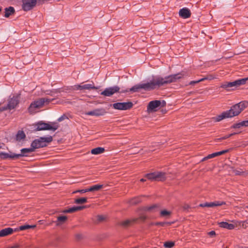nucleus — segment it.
<instances>
[{
  "label": "nucleus",
  "instance_id": "c756f323",
  "mask_svg": "<svg viewBox=\"0 0 248 248\" xmlns=\"http://www.w3.org/2000/svg\"><path fill=\"white\" fill-rule=\"evenodd\" d=\"M141 202L140 197H136L132 199L130 201V203L132 204H136Z\"/></svg>",
  "mask_w": 248,
  "mask_h": 248
},
{
  "label": "nucleus",
  "instance_id": "4c0bfd02",
  "mask_svg": "<svg viewBox=\"0 0 248 248\" xmlns=\"http://www.w3.org/2000/svg\"><path fill=\"white\" fill-rule=\"evenodd\" d=\"M235 134H236V133H231V134H229V135H226V136H224V137H222V138H221L220 139H218V140H225V139H228V138H230V137H231V136H233V135H235Z\"/></svg>",
  "mask_w": 248,
  "mask_h": 248
},
{
  "label": "nucleus",
  "instance_id": "0eeeda50",
  "mask_svg": "<svg viewBox=\"0 0 248 248\" xmlns=\"http://www.w3.org/2000/svg\"><path fill=\"white\" fill-rule=\"evenodd\" d=\"M38 0H22V8L26 12L33 9L38 4Z\"/></svg>",
  "mask_w": 248,
  "mask_h": 248
},
{
  "label": "nucleus",
  "instance_id": "de8ad7c7",
  "mask_svg": "<svg viewBox=\"0 0 248 248\" xmlns=\"http://www.w3.org/2000/svg\"><path fill=\"white\" fill-rule=\"evenodd\" d=\"M229 151V150L227 149V150H225L221 151L220 152H221V155H223V154H224L225 153H226L228 152Z\"/></svg>",
  "mask_w": 248,
  "mask_h": 248
},
{
  "label": "nucleus",
  "instance_id": "a18cd8bd",
  "mask_svg": "<svg viewBox=\"0 0 248 248\" xmlns=\"http://www.w3.org/2000/svg\"><path fill=\"white\" fill-rule=\"evenodd\" d=\"M155 225L164 226L165 225V223H164V222H158L155 223Z\"/></svg>",
  "mask_w": 248,
  "mask_h": 248
},
{
  "label": "nucleus",
  "instance_id": "09e8293b",
  "mask_svg": "<svg viewBox=\"0 0 248 248\" xmlns=\"http://www.w3.org/2000/svg\"><path fill=\"white\" fill-rule=\"evenodd\" d=\"M165 225H171L172 224H173V222H164Z\"/></svg>",
  "mask_w": 248,
  "mask_h": 248
},
{
  "label": "nucleus",
  "instance_id": "a878e982",
  "mask_svg": "<svg viewBox=\"0 0 248 248\" xmlns=\"http://www.w3.org/2000/svg\"><path fill=\"white\" fill-rule=\"evenodd\" d=\"M26 136L23 131H19L16 134V139L17 141H20L25 138Z\"/></svg>",
  "mask_w": 248,
  "mask_h": 248
},
{
  "label": "nucleus",
  "instance_id": "20e7f679",
  "mask_svg": "<svg viewBox=\"0 0 248 248\" xmlns=\"http://www.w3.org/2000/svg\"><path fill=\"white\" fill-rule=\"evenodd\" d=\"M50 101V99L46 98H40L31 103L28 108L29 111L31 113H34L37 109L42 108L45 103H48Z\"/></svg>",
  "mask_w": 248,
  "mask_h": 248
},
{
  "label": "nucleus",
  "instance_id": "e433bc0d",
  "mask_svg": "<svg viewBox=\"0 0 248 248\" xmlns=\"http://www.w3.org/2000/svg\"><path fill=\"white\" fill-rule=\"evenodd\" d=\"M214 78H215V77L213 76L208 75L202 78H201V80L204 81V80H207H207H212V79H214Z\"/></svg>",
  "mask_w": 248,
  "mask_h": 248
},
{
  "label": "nucleus",
  "instance_id": "6ab92c4d",
  "mask_svg": "<svg viewBox=\"0 0 248 248\" xmlns=\"http://www.w3.org/2000/svg\"><path fill=\"white\" fill-rule=\"evenodd\" d=\"M159 207L157 204H154L151 206H144L142 208L143 211L154 212Z\"/></svg>",
  "mask_w": 248,
  "mask_h": 248
},
{
  "label": "nucleus",
  "instance_id": "9d476101",
  "mask_svg": "<svg viewBox=\"0 0 248 248\" xmlns=\"http://www.w3.org/2000/svg\"><path fill=\"white\" fill-rule=\"evenodd\" d=\"M114 109L118 110H127L131 108L133 106L131 102L116 103L112 105Z\"/></svg>",
  "mask_w": 248,
  "mask_h": 248
},
{
  "label": "nucleus",
  "instance_id": "f257e3e1",
  "mask_svg": "<svg viewBox=\"0 0 248 248\" xmlns=\"http://www.w3.org/2000/svg\"><path fill=\"white\" fill-rule=\"evenodd\" d=\"M184 75L182 74L178 73L166 77L164 78L161 77H155L150 82L136 85L130 88L129 91L136 92L141 89L146 91H150L155 89L156 86L160 87L164 84L176 82L177 80L181 78ZM127 92H128V90L121 91V92L124 93Z\"/></svg>",
  "mask_w": 248,
  "mask_h": 248
},
{
  "label": "nucleus",
  "instance_id": "9b49d317",
  "mask_svg": "<svg viewBox=\"0 0 248 248\" xmlns=\"http://www.w3.org/2000/svg\"><path fill=\"white\" fill-rule=\"evenodd\" d=\"M120 89V87L118 86L110 87L106 88L104 91L101 92V94L105 96H110L115 93H119Z\"/></svg>",
  "mask_w": 248,
  "mask_h": 248
},
{
  "label": "nucleus",
  "instance_id": "6e6d98bb",
  "mask_svg": "<svg viewBox=\"0 0 248 248\" xmlns=\"http://www.w3.org/2000/svg\"><path fill=\"white\" fill-rule=\"evenodd\" d=\"M247 208H248V206H247Z\"/></svg>",
  "mask_w": 248,
  "mask_h": 248
},
{
  "label": "nucleus",
  "instance_id": "393cba45",
  "mask_svg": "<svg viewBox=\"0 0 248 248\" xmlns=\"http://www.w3.org/2000/svg\"><path fill=\"white\" fill-rule=\"evenodd\" d=\"M67 219L66 216H59L57 217V220L56 221V225L59 226L64 223Z\"/></svg>",
  "mask_w": 248,
  "mask_h": 248
},
{
  "label": "nucleus",
  "instance_id": "b1692460",
  "mask_svg": "<svg viewBox=\"0 0 248 248\" xmlns=\"http://www.w3.org/2000/svg\"><path fill=\"white\" fill-rule=\"evenodd\" d=\"M105 151V149L103 147H97L94 149H93L91 153L93 155H99L104 153Z\"/></svg>",
  "mask_w": 248,
  "mask_h": 248
},
{
  "label": "nucleus",
  "instance_id": "423d86ee",
  "mask_svg": "<svg viewBox=\"0 0 248 248\" xmlns=\"http://www.w3.org/2000/svg\"><path fill=\"white\" fill-rule=\"evenodd\" d=\"M148 180L152 181H163L166 180V173L162 171H155L145 175Z\"/></svg>",
  "mask_w": 248,
  "mask_h": 248
},
{
  "label": "nucleus",
  "instance_id": "4be33fe9",
  "mask_svg": "<svg viewBox=\"0 0 248 248\" xmlns=\"http://www.w3.org/2000/svg\"><path fill=\"white\" fill-rule=\"evenodd\" d=\"M34 152L31 147L29 148H23L21 150V154H16V155H19L18 158L20 156H27V154Z\"/></svg>",
  "mask_w": 248,
  "mask_h": 248
},
{
  "label": "nucleus",
  "instance_id": "5701e85b",
  "mask_svg": "<svg viewBox=\"0 0 248 248\" xmlns=\"http://www.w3.org/2000/svg\"><path fill=\"white\" fill-rule=\"evenodd\" d=\"M15 12V9L13 7H9L5 9V17H8L14 14Z\"/></svg>",
  "mask_w": 248,
  "mask_h": 248
},
{
  "label": "nucleus",
  "instance_id": "f704fd0d",
  "mask_svg": "<svg viewBox=\"0 0 248 248\" xmlns=\"http://www.w3.org/2000/svg\"><path fill=\"white\" fill-rule=\"evenodd\" d=\"M229 84H230L229 82H226L222 83L220 86V87L225 89H228L229 88H230Z\"/></svg>",
  "mask_w": 248,
  "mask_h": 248
},
{
  "label": "nucleus",
  "instance_id": "7c9ffc66",
  "mask_svg": "<svg viewBox=\"0 0 248 248\" xmlns=\"http://www.w3.org/2000/svg\"><path fill=\"white\" fill-rule=\"evenodd\" d=\"M216 156H217V155H216V153H214L213 154H210V155H208L207 156H206V157H204L203 158H202V161H203L206 160L207 159L215 157Z\"/></svg>",
  "mask_w": 248,
  "mask_h": 248
},
{
  "label": "nucleus",
  "instance_id": "c85d7f7f",
  "mask_svg": "<svg viewBox=\"0 0 248 248\" xmlns=\"http://www.w3.org/2000/svg\"><path fill=\"white\" fill-rule=\"evenodd\" d=\"M35 227V225H22L19 227V230L21 231H23V230H25L31 229V228H34Z\"/></svg>",
  "mask_w": 248,
  "mask_h": 248
},
{
  "label": "nucleus",
  "instance_id": "49530a36",
  "mask_svg": "<svg viewBox=\"0 0 248 248\" xmlns=\"http://www.w3.org/2000/svg\"><path fill=\"white\" fill-rule=\"evenodd\" d=\"M97 218H98V220L100 221H102L104 219V217L102 216H98L97 217Z\"/></svg>",
  "mask_w": 248,
  "mask_h": 248
},
{
  "label": "nucleus",
  "instance_id": "3c124183",
  "mask_svg": "<svg viewBox=\"0 0 248 248\" xmlns=\"http://www.w3.org/2000/svg\"><path fill=\"white\" fill-rule=\"evenodd\" d=\"M216 154L217 155V156H218V155H222L220 151V152H216Z\"/></svg>",
  "mask_w": 248,
  "mask_h": 248
},
{
  "label": "nucleus",
  "instance_id": "5fc2aeb1",
  "mask_svg": "<svg viewBox=\"0 0 248 248\" xmlns=\"http://www.w3.org/2000/svg\"><path fill=\"white\" fill-rule=\"evenodd\" d=\"M1 8H0V11H1Z\"/></svg>",
  "mask_w": 248,
  "mask_h": 248
},
{
  "label": "nucleus",
  "instance_id": "c03bdc74",
  "mask_svg": "<svg viewBox=\"0 0 248 248\" xmlns=\"http://www.w3.org/2000/svg\"><path fill=\"white\" fill-rule=\"evenodd\" d=\"M201 81H202L201 80V79H199V80H196V81H191L190 82L189 84L190 85H193V84H194L195 83H199V82H200Z\"/></svg>",
  "mask_w": 248,
  "mask_h": 248
},
{
  "label": "nucleus",
  "instance_id": "ddd939ff",
  "mask_svg": "<svg viewBox=\"0 0 248 248\" xmlns=\"http://www.w3.org/2000/svg\"><path fill=\"white\" fill-rule=\"evenodd\" d=\"M138 218H131L129 219H127L120 221L119 225L123 227H127L135 223L138 220Z\"/></svg>",
  "mask_w": 248,
  "mask_h": 248
},
{
  "label": "nucleus",
  "instance_id": "8fccbe9b",
  "mask_svg": "<svg viewBox=\"0 0 248 248\" xmlns=\"http://www.w3.org/2000/svg\"><path fill=\"white\" fill-rule=\"evenodd\" d=\"M76 237L77 239H79L81 238V235L80 234H77Z\"/></svg>",
  "mask_w": 248,
  "mask_h": 248
},
{
  "label": "nucleus",
  "instance_id": "72a5a7b5",
  "mask_svg": "<svg viewBox=\"0 0 248 248\" xmlns=\"http://www.w3.org/2000/svg\"><path fill=\"white\" fill-rule=\"evenodd\" d=\"M171 214V212L170 211L164 210L160 212V215L162 217H167L169 216Z\"/></svg>",
  "mask_w": 248,
  "mask_h": 248
},
{
  "label": "nucleus",
  "instance_id": "6e6552de",
  "mask_svg": "<svg viewBox=\"0 0 248 248\" xmlns=\"http://www.w3.org/2000/svg\"><path fill=\"white\" fill-rule=\"evenodd\" d=\"M162 105L164 106L166 105L165 101L161 102L160 100H154L149 102L147 107V111L148 112H152L156 111V108Z\"/></svg>",
  "mask_w": 248,
  "mask_h": 248
},
{
  "label": "nucleus",
  "instance_id": "f3484780",
  "mask_svg": "<svg viewBox=\"0 0 248 248\" xmlns=\"http://www.w3.org/2000/svg\"><path fill=\"white\" fill-rule=\"evenodd\" d=\"M81 90H90L91 89H97L98 88L94 86V84L93 82H91L89 84H83V83H82L81 84Z\"/></svg>",
  "mask_w": 248,
  "mask_h": 248
},
{
  "label": "nucleus",
  "instance_id": "bb28decb",
  "mask_svg": "<svg viewBox=\"0 0 248 248\" xmlns=\"http://www.w3.org/2000/svg\"><path fill=\"white\" fill-rule=\"evenodd\" d=\"M103 187L102 185H95L88 188L89 192L98 191Z\"/></svg>",
  "mask_w": 248,
  "mask_h": 248
},
{
  "label": "nucleus",
  "instance_id": "58836bf2",
  "mask_svg": "<svg viewBox=\"0 0 248 248\" xmlns=\"http://www.w3.org/2000/svg\"><path fill=\"white\" fill-rule=\"evenodd\" d=\"M89 192L88 188L77 190V191H75L73 192V193H77V192H79L80 193H85V192Z\"/></svg>",
  "mask_w": 248,
  "mask_h": 248
},
{
  "label": "nucleus",
  "instance_id": "dca6fc26",
  "mask_svg": "<svg viewBox=\"0 0 248 248\" xmlns=\"http://www.w3.org/2000/svg\"><path fill=\"white\" fill-rule=\"evenodd\" d=\"M224 204L223 202H206L204 203H202L200 204V206L201 207H213L214 206H220Z\"/></svg>",
  "mask_w": 248,
  "mask_h": 248
},
{
  "label": "nucleus",
  "instance_id": "cd10ccee",
  "mask_svg": "<svg viewBox=\"0 0 248 248\" xmlns=\"http://www.w3.org/2000/svg\"><path fill=\"white\" fill-rule=\"evenodd\" d=\"M87 199L86 198H81L75 200V203L77 204H82L87 202Z\"/></svg>",
  "mask_w": 248,
  "mask_h": 248
},
{
  "label": "nucleus",
  "instance_id": "37998d69",
  "mask_svg": "<svg viewBox=\"0 0 248 248\" xmlns=\"http://www.w3.org/2000/svg\"><path fill=\"white\" fill-rule=\"evenodd\" d=\"M208 235L211 237L214 236L216 235V232L214 231H212L208 233Z\"/></svg>",
  "mask_w": 248,
  "mask_h": 248
},
{
  "label": "nucleus",
  "instance_id": "79ce46f5",
  "mask_svg": "<svg viewBox=\"0 0 248 248\" xmlns=\"http://www.w3.org/2000/svg\"><path fill=\"white\" fill-rule=\"evenodd\" d=\"M147 217L144 215H141L140 216V217L139 218L142 220H145L147 219Z\"/></svg>",
  "mask_w": 248,
  "mask_h": 248
},
{
  "label": "nucleus",
  "instance_id": "603ef678",
  "mask_svg": "<svg viewBox=\"0 0 248 248\" xmlns=\"http://www.w3.org/2000/svg\"><path fill=\"white\" fill-rule=\"evenodd\" d=\"M63 119V117L62 116L60 117L59 119H58V121L59 122L62 121V120Z\"/></svg>",
  "mask_w": 248,
  "mask_h": 248
},
{
  "label": "nucleus",
  "instance_id": "4468645a",
  "mask_svg": "<svg viewBox=\"0 0 248 248\" xmlns=\"http://www.w3.org/2000/svg\"><path fill=\"white\" fill-rule=\"evenodd\" d=\"M247 80H248V78L236 80L233 82H229L230 87V88L236 87L241 85L245 84Z\"/></svg>",
  "mask_w": 248,
  "mask_h": 248
},
{
  "label": "nucleus",
  "instance_id": "2f4dec72",
  "mask_svg": "<svg viewBox=\"0 0 248 248\" xmlns=\"http://www.w3.org/2000/svg\"><path fill=\"white\" fill-rule=\"evenodd\" d=\"M76 206L72 207L71 208H69L68 209L65 210L63 211V213H71L76 212Z\"/></svg>",
  "mask_w": 248,
  "mask_h": 248
},
{
  "label": "nucleus",
  "instance_id": "412c9836",
  "mask_svg": "<svg viewBox=\"0 0 248 248\" xmlns=\"http://www.w3.org/2000/svg\"><path fill=\"white\" fill-rule=\"evenodd\" d=\"M219 227L228 230H232L234 228L235 226L232 224H230L226 222H221L219 223Z\"/></svg>",
  "mask_w": 248,
  "mask_h": 248
},
{
  "label": "nucleus",
  "instance_id": "473e14b6",
  "mask_svg": "<svg viewBox=\"0 0 248 248\" xmlns=\"http://www.w3.org/2000/svg\"><path fill=\"white\" fill-rule=\"evenodd\" d=\"M174 245V243L173 242H166L164 244V246L166 248H171Z\"/></svg>",
  "mask_w": 248,
  "mask_h": 248
},
{
  "label": "nucleus",
  "instance_id": "c9c22d12",
  "mask_svg": "<svg viewBox=\"0 0 248 248\" xmlns=\"http://www.w3.org/2000/svg\"><path fill=\"white\" fill-rule=\"evenodd\" d=\"M237 125H238V127H240V126H248V120H246V121H244L240 123L239 124H237Z\"/></svg>",
  "mask_w": 248,
  "mask_h": 248
},
{
  "label": "nucleus",
  "instance_id": "1a4fd4ad",
  "mask_svg": "<svg viewBox=\"0 0 248 248\" xmlns=\"http://www.w3.org/2000/svg\"><path fill=\"white\" fill-rule=\"evenodd\" d=\"M19 101V96L17 95L16 96H13L12 97H10L8 99V102L7 107L3 110L8 109H12L15 108L17 105L18 104Z\"/></svg>",
  "mask_w": 248,
  "mask_h": 248
},
{
  "label": "nucleus",
  "instance_id": "aec40b11",
  "mask_svg": "<svg viewBox=\"0 0 248 248\" xmlns=\"http://www.w3.org/2000/svg\"><path fill=\"white\" fill-rule=\"evenodd\" d=\"M19 155H16V154H12L9 155L8 153H0V158L2 159H6L8 158H17Z\"/></svg>",
  "mask_w": 248,
  "mask_h": 248
},
{
  "label": "nucleus",
  "instance_id": "4d7b16f0",
  "mask_svg": "<svg viewBox=\"0 0 248 248\" xmlns=\"http://www.w3.org/2000/svg\"><path fill=\"white\" fill-rule=\"evenodd\" d=\"M247 208H248V206H247Z\"/></svg>",
  "mask_w": 248,
  "mask_h": 248
},
{
  "label": "nucleus",
  "instance_id": "a19ab883",
  "mask_svg": "<svg viewBox=\"0 0 248 248\" xmlns=\"http://www.w3.org/2000/svg\"><path fill=\"white\" fill-rule=\"evenodd\" d=\"M85 207H86L85 206H76L77 211H79V210H81L84 209Z\"/></svg>",
  "mask_w": 248,
  "mask_h": 248
},
{
  "label": "nucleus",
  "instance_id": "39448f33",
  "mask_svg": "<svg viewBox=\"0 0 248 248\" xmlns=\"http://www.w3.org/2000/svg\"><path fill=\"white\" fill-rule=\"evenodd\" d=\"M36 131L51 130L53 131L56 130L59 128V125L57 123L48 124L43 122H39L36 124Z\"/></svg>",
  "mask_w": 248,
  "mask_h": 248
},
{
  "label": "nucleus",
  "instance_id": "ea45409f",
  "mask_svg": "<svg viewBox=\"0 0 248 248\" xmlns=\"http://www.w3.org/2000/svg\"><path fill=\"white\" fill-rule=\"evenodd\" d=\"M81 84L75 85L73 86V89L74 90H81Z\"/></svg>",
  "mask_w": 248,
  "mask_h": 248
},
{
  "label": "nucleus",
  "instance_id": "7ed1b4c3",
  "mask_svg": "<svg viewBox=\"0 0 248 248\" xmlns=\"http://www.w3.org/2000/svg\"><path fill=\"white\" fill-rule=\"evenodd\" d=\"M53 138L51 136L46 137H40L34 140L31 143V147L34 151L35 149L42 148L46 145V143H49L52 141Z\"/></svg>",
  "mask_w": 248,
  "mask_h": 248
},
{
  "label": "nucleus",
  "instance_id": "a211bd4d",
  "mask_svg": "<svg viewBox=\"0 0 248 248\" xmlns=\"http://www.w3.org/2000/svg\"><path fill=\"white\" fill-rule=\"evenodd\" d=\"M14 230L11 228H7L0 231V237H5L11 234Z\"/></svg>",
  "mask_w": 248,
  "mask_h": 248
},
{
  "label": "nucleus",
  "instance_id": "f8f14e48",
  "mask_svg": "<svg viewBox=\"0 0 248 248\" xmlns=\"http://www.w3.org/2000/svg\"><path fill=\"white\" fill-rule=\"evenodd\" d=\"M106 113L105 109L103 108L95 109L92 111L86 112L85 114L87 115L100 116H103Z\"/></svg>",
  "mask_w": 248,
  "mask_h": 248
},
{
  "label": "nucleus",
  "instance_id": "f03ea898",
  "mask_svg": "<svg viewBox=\"0 0 248 248\" xmlns=\"http://www.w3.org/2000/svg\"><path fill=\"white\" fill-rule=\"evenodd\" d=\"M248 105V102L247 101L240 102L232 106L230 110L222 112L220 115L213 118V119L215 122H219L224 119L237 116Z\"/></svg>",
  "mask_w": 248,
  "mask_h": 248
},
{
  "label": "nucleus",
  "instance_id": "864d4df0",
  "mask_svg": "<svg viewBox=\"0 0 248 248\" xmlns=\"http://www.w3.org/2000/svg\"><path fill=\"white\" fill-rule=\"evenodd\" d=\"M146 181L145 179H143V178H142L140 180V181L141 182H144Z\"/></svg>",
  "mask_w": 248,
  "mask_h": 248
},
{
  "label": "nucleus",
  "instance_id": "2eb2a0df",
  "mask_svg": "<svg viewBox=\"0 0 248 248\" xmlns=\"http://www.w3.org/2000/svg\"><path fill=\"white\" fill-rule=\"evenodd\" d=\"M179 15L183 18H187L190 16L191 13L188 8H183L180 10Z\"/></svg>",
  "mask_w": 248,
  "mask_h": 248
}]
</instances>
